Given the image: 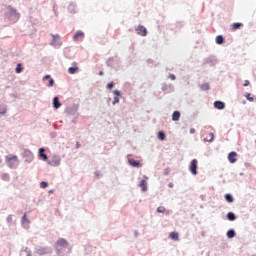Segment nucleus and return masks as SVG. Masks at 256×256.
<instances>
[{"label":"nucleus","mask_w":256,"mask_h":256,"mask_svg":"<svg viewBox=\"0 0 256 256\" xmlns=\"http://www.w3.org/2000/svg\"><path fill=\"white\" fill-rule=\"evenodd\" d=\"M69 247V242L65 240V238H60L56 243H55V249L57 251H61V249H67Z\"/></svg>","instance_id":"1"},{"label":"nucleus","mask_w":256,"mask_h":256,"mask_svg":"<svg viewBox=\"0 0 256 256\" xmlns=\"http://www.w3.org/2000/svg\"><path fill=\"white\" fill-rule=\"evenodd\" d=\"M35 253H37V255H48V253H51V248L45 246H37L35 248Z\"/></svg>","instance_id":"2"},{"label":"nucleus","mask_w":256,"mask_h":256,"mask_svg":"<svg viewBox=\"0 0 256 256\" xmlns=\"http://www.w3.org/2000/svg\"><path fill=\"white\" fill-rule=\"evenodd\" d=\"M197 165H198L197 159H193L190 162L189 171L192 173V175H197Z\"/></svg>","instance_id":"3"},{"label":"nucleus","mask_w":256,"mask_h":256,"mask_svg":"<svg viewBox=\"0 0 256 256\" xmlns=\"http://www.w3.org/2000/svg\"><path fill=\"white\" fill-rule=\"evenodd\" d=\"M137 35H140L141 37H147V28H145V26L139 25L136 29H135Z\"/></svg>","instance_id":"4"},{"label":"nucleus","mask_w":256,"mask_h":256,"mask_svg":"<svg viewBox=\"0 0 256 256\" xmlns=\"http://www.w3.org/2000/svg\"><path fill=\"white\" fill-rule=\"evenodd\" d=\"M85 37V33L83 31H77L73 36V41H81Z\"/></svg>","instance_id":"5"},{"label":"nucleus","mask_w":256,"mask_h":256,"mask_svg":"<svg viewBox=\"0 0 256 256\" xmlns=\"http://www.w3.org/2000/svg\"><path fill=\"white\" fill-rule=\"evenodd\" d=\"M228 160L230 163H237V152H230L228 154Z\"/></svg>","instance_id":"6"},{"label":"nucleus","mask_w":256,"mask_h":256,"mask_svg":"<svg viewBox=\"0 0 256 256\" xmlns=\"http://www.w3.org/2000/svg\"><path fill=\"white\" fill-rule=\"evenodd\" d=\"M73 65H74L73 67L68 68V73L70 75H75V73H77V71H79V67L77 66V62H74Z\"/></svg>","instance_id":"7"},{"label":"nucleus","mask_w":256,"mask_h":256,"mask_svg":"<svg viewBox=\"0 0 256 256\" xmlns=\"http://www.w3.org/2000/svg\"><path fill=\"white\" fill-rule=\"evenodd\" d=\"M241 27H243V23H239V22L233 23L231 25V31H237V29H241Z\"/></svg>","instance_id":"8"},{"label":"nucleus","mask_w":256,"mask_h":256,"mask_svg":"<svg viewBox=\"0 0 256 256\" xmlns=\"http://www.w3.org/2000/svg\"><path fill=\"white\" fill-rule=\"evenodd\" d=\"M213 139H215V134H213V132H210L208 134V137L204 138V141L207 143H211V142H213Z\"/></svg>","instance_id":"9"},{"label":"nucleus","mask_w":256,"mask_h":256,"mask_svg":"<svg viewBox=\"0 0 256 256\" xmlns=\"http://www.w3.org/2000/svg\"><path fill=\"white\" fill-rule=\"evenodd\" d=\"M215 109H225V103L221 101L214 102Z\"/></svg>","instance_id":"10"},{"label":"nucleus","mask_w":256,"mask_h":256,"mask_svg":"<svg viewBox=\"0 0 256 256\" xmlns=\"http://www.w3.org/2000/svg\"><path fill=\"white\" fill-rule=\"evenodd\" d=\"M181 118V113L179 111H174L172 114V121H179Z\"/></svg>","instance_id":"11"},{"label":"nucleus","mask_w":256,"mask_h":256,"mask_svg":"<svg viewBox=\"0 0 256 256\" xmlns=\"http://www.w3.org/2000/svg\"><path fill=\"white\" fill-rule=\"evenodd\" d=\"M20 256H31V250L29 248L22 249L20 251Z\"/></svg>","instance_id":"12"},{"label":"nucleus","mask_w":256,"mask_h":256,"mask_svg":"<svg viewBox=\"0 0 256 256\" xmlns=\"http://www.w3.org/2000/svg\"><path fill=\"white\" fill-rule=\"evenodd\" d=\"M169 237L172 239V241H179V233L177 232H171Z\"/></svg>","instance_id":"13"},{"label":"nucleus","mask_w":256,"mask_h":256,"mask_svg":"<svg viewBox=\"0 0 256 256\" xmlns=\"http://www.w3.org/2000/svg\"><path fill=\"white\" fill-rule=\"evenodd\" d=\"M39 157H41L43 161H47V156L45 155V148L39 149Z\"/></svg>","instance_id":"14"},{"label":"nucleus","mask_w":256,"mask_h":256,"mask_svg":"<svg viewBox=\"0 0 256 256\" xmlns=\"http://www.w3.org/2000/svg\"><path fill=\"white\" fill-rule=\"evenodd\" d=\"M52 45L54 47H57V45H61V43H59V35H53V42Z\"/></svg>","instance_id":"15"},{"label":"nucleus","mask_w":256,"mask_h":256,"mask_svg":"<svg viewBox=\"0 0 256 256\" xmlns=\"http://www.w3.org/2000/svg\"><path fill=\"white\" fill-rule=\"evenodd\" d=\"M53 107H54V109H59V107H61V104L59 103V98L58 97H54Z\"/></svg>","instance_id":"16"},{"label":"nucleus","mask_w":256,"mask_h":256,"mask_svg":"<svg viewBox=\"0 0 256 256\" xmlns=\"http://www.w3.org/2000/svg\"><path fill=\"white\" fill-rule=\"evenodd\" d=\"M5 159H6V163L9 164V163H11V161H17V156L10 155V156H6Z\"/></svg>","instance_id":"17"},{"label":"nucleus","mask_w":256,"mask_h":256,"mask_svg":"<svg viewBox=\"0 0 256 256\" xmlns=\"http://www.w3.org/2000/svg\"><path fill=\"white\" fill-rule=\"evenodd\" d=\"M129 163L132 167H141V163H139V161H136L134 159H130Z\"/></svg>","instance_id":"18"},{"label":"nucleus","mask_w":256,"mask_h":256,"mask_svg":"<svg viewBox=\"0 0 256 256\" xmlns=\"http://www.w3.org/2000/svg\"><path fill=\"white\" fill-rule=\"evenodd\" d=\"M224 42H225V38H223V36H217L216 37L217 45H223Z\"/></svg>","instance_id":"19"},{"label":"nucleus","mask_w":256,"mask_h":256,"mask_svg":"<svg viewBox=\"0 0 256 256\" xmlns=\"http://www.w3.org/2000/svg\"><path fill=\"white\" fill-rule=\"evenodd\" d=\"M165 132H163V131H159L158 132V139L160 140V141H165Z\"/></svg>","instance_id":"20"},{"label":"nucleus","mask_w":256,"mask_h":256,"mask_svg":"<svg viewBox=\"0 0 256 256\" xmlns=\"http://www.w3.org/2000/svg\"><path fill=\"white\" fill-rule=\"evenodd\" d=\"M140 187H141L142 191H145L147 189V181L141 180Z\"/></svg>","instance_id":"21"},{"label":"nucleus","mask_w":256,"mask_h":256,"mask_svg":"<svg viewBox=\"0 0 256 256\" xmlns=\"http://www.w3.org/2000/svg\"><path fill=\"white\" fill-rule=\"evenodd\" d=\"M227 237L228 239H233V237H235V230H229L227 232Z\"/></svg>","instance_id":"22"},{"label":"nucleus","mask_w":256,"mask_h":256,"mask_svg":"<svg viewBox=\"0 0 256 256\" xmlns=\"http://www.w3.org/2000/svg\"><path fill=\"white\" fill-rule=\"evenodd\" d=\"M225 199L228 203H233V196L231 194H226Z\"/></svg>","instance_id":"23"},{"label":"nucleus","mask_w":256,"mask_h":256,"mask_svg":"<svg viewBox=\"0 0 256 256\" xmlns=\"http://www.w3.org/2000/svg\"><path fill=\"white\" fill-rule=\"evenodd\" d=\"M227 219H228L229 221H235V214H233L232 212H229V213L227 214Z\"/></svg>","instance_id":"24"},{"label":"nucleus","mask_w":256,"mask_h":256,"mask_svg":"<svg viewBox=\"0 0 256 256\" xmlns=\"http://www.w3.org/2000/svg\"><path fill=\"white\" fill-rule=\"evenodd\" d=\"M40 187L41 189H47V187H49V183L45 182V181H42L40 183Z\"/></svg>","instance_id":"25"},{"label":"nucleus","mask_w":256,"mask_h":256,"mask_svg":"<svg viewBox=\"0 0 256 256\" xmlns=\"http://www.w3.org/2000/svg\"><path fill=\"white\" fill-rule=\"evenodd\" d=\"M244 97H246V99H248V101L250 102H253L255 100L253 97H251V93H246Z\"/></svg>","instance_id":"26"},{"label":"nucleus","mask_w":256,"mask_h":256,"mask_svg":"<svg viewBox=\"0 0 256 256\" xmlns=\"http://www.w3.org/2000/svg\"><path fill=\"white\" fill-rule=\"evenodd\" d=\"M7 113V108L5 106H0V115H5Z\"/></svg>","instance_id":"27"},{"label":"nucleus","mask_w":256,"mask_h":256,"mask_svg":"<svg viewBox=\"0 0 256 256\" xmlns=\"http://www.w3.org/2000/svg\"><path fill=\"white\" fill-rule=\"evenodd\" d=\"M202 91H209V85L207 83L202 84L201 86Z\"/></svg>","instance_id":"28"},{"label":"nucleus","mask_w":256,"mask_h":256,"mask_svg":"<svg viewBox=\"0 0 256 256\" xmlns=\"http://www.w3.org/2000/svg\"><path fill=\"white\" fill-rule=\"evenodd\" d=\"M21 71H23V67H21V64H17L15 72L21 73Z\"/></svg>","instance_id":"29"},{"label":"nucleus","mask_w":256,"mask_h":256,"mask_svg":"<svg viewBox=\"0 0 256 256\" xmlns=\"http://www.w3.org/2000/svg\"><path fill=\"white\" fill-rule=\"evenodd\" d=\"M157 212H158V213H165V207L159 206V207L157 208Z\"/></svg>","instance_id":"30"},{"label":"nucleus","mask_w":256,"mask_h":256,"mask_svg":"<svg viewBox=\"0 0 256 256\" xmlns=\"http://www.w3.org/2000/svg\"><path fill=\"white\" fill-rule=\"evenodd\" d=\"M55 85V80L53 78H50L48 87H53Z\"/></svg>","instance_id":"31"},{"label":"nucleus","mask_w":256,"mask_h":256,"mask_svg":"<svg viewBox=\"0 0 256 256\" xmlns=\"http://www.w3.org/2000/svg\"><path fill=\"white\" fill-rule=\"evenodd\" d=\"M3 181H9V174H2Z\"/></svg>","instance_id":"32"},{"label":"nucleus","mask_w":256,"mask_h":256,"mask_svg":"<svg viewBox=\"0 0 256 256\" xmlns=\"http://www.w3.org/2000/svg\"><path fill=\"white\" fill-rule=\"evenodd\" d=\"M22 222L23 223H29V220L27 219V214H24L22 217Z\"/></svg>","instance_id":"33"},{"label":"nucleus","mask_w":256,"mask_h":256,"mask_svg":"<svg viewBox=\"0 0 256 256\" xmlns=\"http://www.w3.org/2000/svg\"><path fill=\"white\" fill-rule=\"evenodd\" d=\"M113 87H115V84L113 82L107 84L108 89H113Z\"/></svg>","instance_id":"34"},{"label":"nucleus","mask_w":256,"mask_h":256,"mask_svg":"<svg viewBox=\"0 0 256 256\" xmlns=\"http://www.w3.org/2000/svg\"><path fill=\"white\" fill-rule=\"evenodd\" d=\"M117 103H119V97L115 96L114 101H113V105H117Z\"/></svg>","instance_id":"35"},{"label":"nucleus","mask_w":256,"mask_h":256,"mask_svg":"<svg viewBox=\"0 0 256 256\" xmlns=\"http://www.w3.org/2000/svg\"><path fill=\"white\" fill-rule=\"evenodd\" d=\"M114 95L115 97H119V95H121V92L119 90H115Z\"/></svg>","instance_id":"36"},{"label":"nucleus","mask_w":256,"mask_h":256,"mask_svg":"<svg viewBox=\"0 0 256 256\" xmlns=\"http://www.w3.org/2000/svg\"><path fill=\"white\" fill-rule=\"evenodd\" d=\"M169 79H171V81H175L176 77L174 74H170L169 75Z\"/></svg>","instance_id":"37"},{"label":"nucleus","mask_w":256,"mask_h":256,"mask_svg":"<svg viewBox=\"0 0 256 256\" xmlns=\"http://www.w3.org/2000/svg\"><path fill=\"white\" fill-rule=\"evenodd\" d=\"M249 85H250L249 80H245V82H244V87H249Z\"/></svg>","instance_id":"38"},{"label":"nucleus","mask_w":256,"mask_h":256,"mask_svg":"<svg viewBox=\"0 0 256 256\" xmlns=\"http://www.w3.org/2000/svg\"><path fill=\"white\" fill-rule=\"evenodd\" d=\"M47 79L51 80V75H46V76L43 77L44 81L47 80Z\"/></svg>","instance_id":"39"},{"label":"nucleus","mask_w":256,"mask_h":256,"mask_svg":"<svg viewBox=\"0 0 256 256\" xmlns=\"http://www.w3.org/2000/svg\"><path fill=\"white\" fill-rule=\"evenodd\" d=\"M190 133L193 135L195 133V128H191Z\"/></svg>","instance_id":"40"},{"label":"nucleus","mask_w":256,"mask_h":256,"mask_svg":"<svg viewBox=\"0 0 256 256\" xmlns=\"http://www.w3.org/2000/svg\"><path fill=\"white\" fill-rule=\"evenodd\" d=\"M168 187H170V189H172V187H173V182H170V183L168 184Z\"/></svg>","instance_id":"41"},{"label":"nucleus","mask_w":256,"mask_h":256,"mask_svg":"<svg viewBox=\"0 0 256 256\" xmlns=\"http://www.w3.org/2000/svg\"><path fill=\"white\" fill-rule=\"evenodd\" d=\"M79 147H81V144H80V143H77V149H79Z\"/></svg>","instance_id":"42"},{"label":"nucleus","mask_w":256,"mask_h":256,"mask_svg":"<svg viewBox=\"0 0 256 256\" xmlns=\"http://www.w3.org/2000/svg\"><path fill=\"white\" fill-rule=\"evenodd\" d=\"M99 75H103V71H100V72H99Z\"/></svg>","instance_id":"43"},{"label":"nucleus","mask_w":256,"mask_h":256,"mask_svg":"<svg viewBox=\"0 0 256 256\" xmlns=\"http://www.w3.org/2000/svg\"><path fill=\"white\" fill-rule=\"evenodd\" d=\"M0 163H1V158H0Z\"/></svg>","instance_id":"44"}]
</instances>
